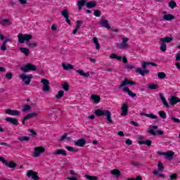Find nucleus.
<instances>
[{
  "label": "nucleus",
  "mask_w": 180,
  "mask_h": 180,
  "mask_svg": "<svg viewBox=\"0 0 180 180\" xmlns=\"http://www.w3.org/2000/svg\"><path fill=\"white\" fill-rule=\"evenodd\" d=\"M174 152L172 150H169L167 153H165V157L167 159L168 158H172L174 157Z\"/></svg>",
  "instance_id": "nucleus-34"
},
{
  "label": "nucleus",
  "mask_w": 180,
  "mask_h": 180,
  "mask_svg": "<svg viewBox=\"0 0 180 180\" xmlns=\"http://www.w3.org/2000/svg\"><path fill=\"white\" fill-rule=\"evenodd\" d=\"M67 133H65L61 137L60 139H59V141L61 142V141H64V140H65V139H67Z\"/></svg>",
  "instance_id": "nucleus-54"
},
{
  "label": "nucleus",
  "mask_w": 180,
  "mask_h": 180,
  "mask_svg": "<svg viewBox=\"0 0 180 180\" xmlns=\"http://www.w3.org/2000/svg\"><path fill=\"white\" fill-rule=\"evenodd\" d=\"M9 22H11V20L4 19L3 20H1V25H3V26H5V25H6V23H9Z\"/></svg>",
  "instance_id": "nucleus-55"
},
{
  "label": "nucleus",
  "mask_w": 180,
  "mask_h": 180,
  "mask_svg": "<svg viewBox=\"0 0 180 180\" xmlns=\"http://www.w3.org/2000/svg\"><path fill=\"white\" fill-rule=\"evenodd\" d=\"M171 120H172V122H174V123H180V120L179 119L172 116L171 118H170Z\"/></svg>",
  "instance_id": "nucleus-51"
},
{
  "label": "nucleus",
  "mask_w": 180,
  "mask_h": 180,
  "mask_svg": "<svg viewBox=\"0 0 180 180\" xmlns=\"http://www.w3.org/2000/svg\"><path fill=\"white\" fill-rule=\"evenodd\" d=\"M178 103V97L175 96H172L170 101H169V104L172 105H176Z\"/></svg>",
  "instance_id": "nucleus-26"
},
{
  "label": "nucleus",
  "mask_w": 180,
  "mask_h": 180,
  "mask_svg": "<svg viewBox=\"0 0 180 180\" xmlns=\"http://www.w3.org/2000/svg\"><path fill=\"white\" fill-rule=\"evenodd\" d=\"M122 91L124 92H127L129 96H130L131 98H135V96H137V94L133 93V91H131L130 89H129V87H124L122 89Z\"/></svg>",
  "instance_id": "nucleus-14"
},
{
  "label": "nucleus",
  "mask_w": 180,
  "mask_h": 180,
  "mask_svg": "<svg viewBox=\"0 0 180 180\" xmlns=\"http://www.w3.org/2000/svg\"><path fill=\"white\" fill-rule=\"evenodd\" d=\"M41 84H43V91L44 92H49L50 91V82L47 79H42L41 80Z\"/></svg>",
  "instance_id": "nucleus-6"
},
{
  "label": "nucleus",
  "mask_w": 180,
  "mask_h": 180,
  "mask_svg": "<svg viewBox=\"0 0 180 180\" xmlns=\"http://www.w3.org/2000/svg\"><path fill=\"white\" fill-rule=\"evenodd\" d=\"M76 72H77V74H79V75H81L82 77H84V78H88L89 77V72L85 73L82 70H77Z\"/></svg>",
  "instance_id": "nucleus-24"
},
{
  "label": "nucleus",
  "mask_w": 180,
  "mask_h": 180,
  "mask_svg": "<svg viewBox=\"0 0 180 180\" xmlns=\"http://www.w3.org/2000/svg\"><path fill=\"white\" fill-rule=\"evenodd\" d=\"M6 78L7 79H12V72H8L6 75Z\"/></svg>",
  "instance_id": "nucleus-58"
},
{
  "label": "nucleus",
  "mask_w": 180,
  "mask_h": 180,
  "mask_svg": "<svg viewBox=\"0 0 180 180\" xmlns=\"http://www.w3.org/2000/svg\"><path fill=\"white\" fill-rule=\"evenodd\" d=\"M153 174L158 176H160V178H165V174H161L157 170L153 171Z\"/></svg>",
  "instance_id": "nucleus-40"
},
{
  "label": "nucleus",
  "mask_w": 180,
  "mask_h": 180,
  "mask_svg": "<svg viewBox=\"0 0 180 180\" xmlns=\"http://www.w3.org/2000/svg\"><path fill=\"white\" fill-rule=\"evenodd\" d=\"M94 15V16H96V18H101V15H102V12L99 10H95Z\"/></svg>",
  "instance_id": "nucleus-42"
},
{
  "label": "nucleus",
  "mask_w": 180,
  "mask_h": 180,
  "mask_svg": "<svg viewBox=\"0 0 180 180\" xmlns=\"http://www.w3.org/2000/svg\"><path fill=\"white\" fill-rule=\"evenodd\" d=\"M160 40L162 43H171V41H172V38H171V37H165V38H160Z\"/></svg>",
  "instance_id": "nucleus-29"
},
{
  "label": "nucleus",
  "mask_w": 180,
  "mask_h": 180,
  "mask_svg": "<svg viewBox=\"0 0 180 180\" xmlns=\"http://www.w3.org/2000/svg\"><path fill=\"white\" fill-rule=\"evenodd\" d=\"M8 49L6 48V44L3 41L1 46V51H6Z\"/></svg>",
  "instance_id": "nucleus-48"
},
{
  "label": "nucleus",
  "mask_w": 180,
  "mask_h": 180,
  "mask_svg": "<svg viewBox=\"0 0 180 180\" xmlns=\"http://www.w3.org/2000/svg\"><path fill=\"white\" fill-rule=\"evenodd\" d=\"M30 115H31V117H37V112H32V113H30Z\"/></svg>",
  "instance_id": "nucleus-64"
},
{
  "label": "nucleus",
  "mask_w": 180,
  "mask_h": 180,
  "mask_svg": "<svg viewBox=\"0 0 180 180\" xmlns=\"http://www.w3.org/2000/svg\"><path fill=\"white\" fill-rule=\"evenodd\" d=\"M6 122H8V123H11V124H13V126H18L19 125V121H18V119L8 117L5 118Z\"/></svg>",
  "instance_id": "nucleus-11"
},
{
  "label": "nucleus",
  "mask_w": 180,
  "mask_h": 180,
  "mask_svg": "<svg viewBox=\"0 0 180 180\" xmlns=\"http://www.w3.org/2000/svg\"><path fill=\"white\" fill-rule=\"evenodd\" d=\"M176 7V3L174 1H170L169 2V8H171V9H174V8Z\"/></svg>",
  "instance_id": "nucleus-39"
},
{
  "label": "nucleus",
  "mask_w": 180,
  "mask_h": 180,
  "mask_svg": "<svg viewBox=\"0 0 180 180\" xmlns=\"http://www.w3.org/2000/svg\"><path fill=\"white\" fill-rule=\"evenodd\" d=\"M18 140L20 141H29L30 140V137L29 136H18Z\"/></svg>",
  "instance_id": "nucleus-33"
},
{
  "label": "nucleus",
  "mask_w": 180,
  "mask_h": 180,
  "mask_svg": "<svg viewBox=\"0 0 180 180\" xmlns=\"http://www.w3.org/2000/svg\"><path fill=\"white\" fill-rule=\"evenodd\" d=\"M62 67H63V70H65L66 71L74 69V65H72L71 64L66 65L65 63H62Z\"/></svg>",
  "instance_id": "nucleus-22"
},
{
  "label": "nucleus",
  "mask_w": 180,
  "mask_h": 180,
  "mask_svg": "<svg viewBox=\"0 0 180 180\" xmlns=\"http://www.w3.org/2000/svg\"><path fill=\"white\" fill-rule=\"evenodd\" d=\"M62 96H64V91L60 90L58 94L56 95L55 98L56 99H61Z\"/></svg>",
  "instance_id": "nucleus-30"
},
{
  "label": "nucleus",
  "mask_w": 180,
  "mask_h": 180,
  "mask_svg": "<svg viewBox=\"0 0 180 180\" xmlns=\"http://www.w3.org/2000/svg\"><path fill=\"white\" fill-rule=\"evenodd\" d=\"M86 144V140L84 139H79L76 141H75V146H77V147H84Z\"/></svg>",
  "instance_id": "nucleus-13"
},
{
  "label": "nucleus",
  "mask_w": 180,
  "mask_h": 180,
  "mask_svg": "<svg viewBox=\"0 0 180 180\" xmlns=\"http://www.w3.org/2000/svg\"><path fill=\"white\" fill-rule=\"evenodd\" d=\"M158 77L159 79H164V78L167 77V74L164 72H159L158 73Z\"/></svg>",
  "instance_id": "nucleus-31"
},
{
  "label": "nucleus",
  "mask_w": 180,
  "mask_h": 180,
  "mask_svg": "<svg viewBox=\"0 0 180 180\" xmlns=\"http://www.w3.org/2000/svg\"><path fill=\"white\" fill-rule=\"evenodd\" d=\"M139 144H145L146 146H148V147H150V146H151V144H153V141H151V140H146V141H140Z\"/></svg>",
  "instance_id": "nucleus-28"
},
{
  "label": "nucleus",
  "mask_w": 180,
  "mask_h": 180,
  "mask_svg": "<svg viewBox=\"0 0 180 180\" xmlns=\"http://www.w3.org/2000/svg\"><path fill=\"white\" fill-rule=\"evenodd\" d=\"M28 47H32V49H34V47H37V43H28Z\"/></svg>",
  "instance_id": "nucleus-53"
},
{
  "label": "nucleus",
  "mask_w": 180,
  "mask_h": 180,
  "mask_svg": "<svg viewBox=\"0 0 180 180\" xmlns=\"http://www.w3.org/2000/svg\"><path fill=\"white\" fill-rule=\"evenodd\" d=\"M32 109V107L29 105H25L22 108V112H27Z\"/></svg>",
  "instance_id": "nucleus-47"
},
{
  "label": "nucleus",
  "mask_w": 180,
  "mask_h": 180,
  "mask_svg": "<svg viewBox=\"0 0 180 180\" xmlns=\"http://www.w3.org/2000/svg\"><path fill=\"white\" fill-rule=\"evenodd\" d=\"M0 161L3 162V164H8V160H5L4 157L0 156Z\"/></svg>",
  "instance_id": "nucleus-59"
},
{
  "label": "nucleus",
  "mask_w": 180,
  "mask_h": 180,
  "mask_svg": "<svg viewBox=\"0 0 180 180\" xmlns=\"http://www.w3.org/2000/svg\"><path fill=\"white\" fill-rule=\"evenodd\" d=\"M125 144H127V146H131L133 144V141L131 139H127L125 141Z\"/></svg>",
  "instance_id": "nucleus-56"
},
{
  "label": "nucleus",
  "mask_w": 180,
  "mask_h": 180,
  "mask_svg": "<svg viewBox=\"0 0 180 180\" xmlns=\"http://www.w3.org/2000/svg\"><path fill=\"white\" fill-rule=\"evenodd\" d=\"M61 15L63 16V18H70V15H68V11L67 10L62 11Z\"/></svg>",
  "instance_id": "nucleus-41"
},
{
  "label": "nucleus",
  "mask_w": 180,
  "mask_h": 180,
  "mask_svg": "<svg viewBox=\"0 0 180 180\" xmlns=\"http://www.w3.org/2000/svg\"><path fill=\"white\" fill-rule=\"evenodd\" d=\"M86 6L88 9H92V8H95V6H96V2L89 1L88 3H86Z\"/></svg>",
  "instance_id": "nucleus-25"
},
{
  "label": "nucleus",
  "mask_w": 180,
  "mask_h": 180,
  "mask_svg": "<svg viewBox=\"0 0 180 180\" xmlns=\"http://www.w3.org/2000/svg\"><path fill=\"white\" fill-rule=\"evenodd\" d=\"M85 178H86V179H88V180H98V176H90V175H88V174L85 175Z\"/></svg>",
  "instance_id": "nucleus-38"
},
{
  "label": "nucleus",
  "mask_w": 180,
  "mask_h": 180,
  "mask_svg": "<svg viewBox=\"0 0 180 180\" xmlns=\"http://www.w3.org/2000/svg\"><path fill=\"white\" fill-rule=\"evenodd\" d=\"M127 41H129V38H122V43L119 44L117 47L119 49H126L127 47Z\"/></svg>",
  "instance_id": "nucleus-15"
},
{
  "label": "nucleus",
  "mask_w": 180,
  "mask_h": 180,
  "mask_svg": "<svg viewBox=\"0 0 180 180\" xmlns=\"http://www.w3.org/2000/svg\"><path fill=\"white\" fill-rule=\"evenodd\" d=\"M20 51H21V53H22V54H25V56H29V54L30 53V51L29 50V49L25 48V47H20Z\"/></svg>",
  "instance_id": "nucleus-27"
},
{
  "label": "nucleus",
  "mask_w": 180,
  "mask_h": 180,
  "mask_svg": "<svg viewBox=\"0 0 180 180\" xmlns=\"http://www.w3.org/2000/svg\"><path fill=\"white\" fill-rule=\"evenodd\" d=\"M162 103L165 105V108L169 109V104H168V101H167V99L164 100L162 101Z\"/></svg>",
  "instance_id": "nucleus-57"
},
{
  "label": "nucleus",
  "mask_w": 180,
  "mask_h": 180,
  "mask_svg": "<svg viewBox=\"0 0 180 180\" xmlns=\"http://www.w3.org/2000/svg\"><path fill=\"white\" fill-rule=\"evenodd\" d=\"M140 116H146V117H150V119H158L157 115H154L153 113L147 114L146 112H140Z\"/></svg>",
  "instance_id": "nucleus-18"
},
{
  "label": "nucleus",
  "mask_w": 180,
  "mask_h": 180,
  "mask_svg": "<svg viewBox=\"0 0 180 180\" xmlns=\"http://www.w3.org/2000/svg\"><path fill=\"white\" fill-rule=\"evenodd\" d=\"M126 68L127 70H134V66L131 65H126Z\"/></svg>",
  "instance_id": "nucleus-60"
},
{
  "label": "nucleus",
  "mask_w": 180,
  "mask_h": 180,
  "mask_svg": "<svg viewBox=\"0 0 180 180\" xmlns=\"http://www.w3.org/2000/svg\"><path fill=\"white\" fill-rule=\"evenodd\" d=\"M162 169H164V165L162 162H159L158 164V171H162Z\"/></svg>",
  "instance_id": "nucleus-45"
},
{
  "label": "nucleus",
  "mask_w": 180,
  "mask_h": 180,
  "mask_svg": "<svg viewBox=\"0 0 180 180\" xmlns=\"http://www.w3.org/2000/svg\"><path fill=\"white\" fill-rule=\"evenodd\" d=\"M126 85H137V83L136 82L134 81H130L129 79L125 78L124 79V81L121 82V84L118 86V89H120L124 86H126Z\"/></svg>",
  "instance_id": "nucleus-4"
},
{
  "label": "nucleus",
  "mask_w": 180,
  "mask_h": 180,
  "mask_svg": "<svg viewBox=\"0 0 180 180\" xmlns=\"http://www.w3.org/2000/svg\"><path fill=\"white\" fill-rule=\"evenodd\" d=\"M170 179L174 180L178 179V174L176 173H173L170 175Z\"/></svg>",
  "instance_id": "nucleus-50"
},
{
  "label": "nucleus",
  "mask_w": 180,
  "mask_h": 180,
  "mask_svg": "<svg viewBox=\"0 0 180 180\" xmlns=\"http://www.w3.org/2000/svg\"><path fill=\"white\" fill-rule=\"evenodd\" d=\"M27 176H28V178H30V176H32V179L33 180H39V179L37 172H36L33 170H28V172L27 173Z\"/></svg>",
  "instance_id": "nucleus-9"
},
{
  "label": "nucleus",
  "mask_w": 180,
  "mask_h": 180,
  "mask_svg": "<svg viewBox=\"0 0 180 180\" xmlns=\"http://www.w3.org/2000/svg\"><path fill=\"white\" fill-rule=\"evenodd\" d=\"M162 18L164 20L169 21L175 19V16H174L172 14H165L163 15Z\"/></svg>",
  "instance_id": "nucleus-20"
},
{
  "label": "nucleus",
  "mask_w": 180,
  "mask_h": 180,
  "mask_svg": "<svg viewBox=\"0 0 180 180\" xmlns=\"http://www.w3.org/2000/svg\"><path fill=\"white\" fill-rule=\"evenodd\" d=\"M160 49L161 51L165 53V51H167V44L165 42H161Z\"/></svg>",
  "instance_id": "nucleus-32"
},
{
  "label": "nucleus",
  "mask_w": 180,
  "mask_h": 180,
  "mask_svg": "<svg viewBox=\"0 0 180 180\" xmlns=\"http://www.w3.org/2000/svg\"><path fill=\"white\" fill-rule=\"evenodd\" d=\"M150 65L148 62L143 61L142 63V68H138L136 69V72H138V74H140L142 77H144L146 74H150V70H147V67Z\"/></svg>",
  "instance_id": "nucleus-2"
},
{
  "label": "nucleus",
  "mask_w": 180,
  "mask_h": 180,
  "mask_svg": "<svg viewBox=\"0 0 180 180\" xmlns=\"http://www.w3.org/2000/svg\"><path fill=\"white\" fill-rule=\"evenodd\" d=\"M131 124H132V126H134L135 127H139V123H137L136 122L131 121Z\"/></svg>",
  "instance_id": "nucleus-63"
},
{
  "label": "nucleus",
  "mask_w": 180,
  "mask_h": 180,
  "mask_svg": "<svg viewBox=\"0 0 180 180\" xmlns=\"http://www.w3.org/2000/svg\"><path fill=\"white\" fill-rule=\"evenodd\" d=\"M65 148L68 151H70L72 153L77 152L78 150H76L72 146H65Z\"/></svg>",
  "instance_id": "nucleus-44"
},
{
  "label": "nucleus",
  "mask_w": 180,
  "mask_h": 180,
  "mask_svg": "<svg viewBox=\"0 0 180 180\" xmlns=\"http://www.w3.org/2000/svg\"><path fill=\"white\" fill-rule=\"evenodd\" d=\"M5 113H6V115H10L11 116H19V115H20V111L7 108L5 110Z\"/></svg>",
  "instance_id": "nucleus-8"
},
{
  "label": "nucleus",
  "mask_w": 180,
  "mask_h": 180,
  "mask_svg": "<svg viewBox=\"0 0 180 180\" xmlns=\"http://www.w3.org/2000/svg\"><path fill=\"white\" fill-rule=\"evenodd\" d=\"M81 26H82V21L81 20H77L76 22V28L77 29H79V27H81Z\"/></svg>",
  "instance_id": "nucleus-52"
},
{
  "label": "nucleus",
  "mask_w": 180,
  "mask_h": 180,
  "mask_svg": "<svg viewBox=\"0 0 180 180\" xmlns=\"http://www.w3.org/2000/svg\"><path fill=\"white\" fill-rule=\"evenodd\" d=\"M100 25L102 27H105V29H110V25H109V21H108V20H101Z\"/></svg>",
  "instance_id": "nucleus-16"
},
{
  "label": "nucleus",
  "mask_w": 180,
  "mask_h": 180,
  "mask_svg": "<svg viewBox=\"0 0 180 180\" xmlns=\"http://www.w3.org/2000/svg\"><path fill=\"white\" fill-rule=\"evenodd\" d=\"M159 116L162 117V119H167V113H165L164 110L159 111Z\"/></svg>",
  "instance_id": "nucleus-37"
},
{
  "label": "nucleus",
  "mask_w": 180,
  "mask_h": 180,
  "mask_svg": "<svg viewBox=\"0 0 180 180\" xmlns=\"http://www.w3.org/2000/svg\"><path fill=\"white\" fill-rule=\"evenodd\" d=\"M129 115V103L122 104L121 108V116H127Z\"/></svg>",
  "instance_id": "nucleus-7"
},
{
  "label": "nucleus",
  "mask_w": 180,
  "mask_h": 180,
  "mask_svg": "<svg viewBox=\"0 0 180 180\" xmlns=\"http://www.w3.org/2000/svg\"><path fill=\"white\" fill-rule=\"evenodd\" d=\"M0 146H4L5 147H11L10 144L5 142H0Z\"/></svg>",
  "instance_id": "nucleus-62"
},
{
  "label": "nucleus",
  "mask_w": 180,
  "mask_h": 180,
  "mask_svg": "<svg viewBox=\"0 0 180 180\" xmlns=\"http://www.w3.org/2000/svg\"><path fill=\"white\" fill-rule=\"evenodd\" d=\"M6 167H8L9 168H15L16 167V163L13 162H8L7 161V164L6 163Z\"/></svg>",
  "instance_id": "nucleus-35"
},
{
  "label": "nucleus",
  "mask_w": 180,
  "mask_h": 180,
  "mask_svg": "<svg viewBox=\"0 0 180 180\" xmlns=\"http://www.w3.org/2000/svg\"><path fill=\"white\" fill-rule=\"evenodd\" d=\"M18 41L20 44H23V43H25V41H29L30 40H32V39L33 38V36H32V34H22L20 33L18 35Z\"/></svg>",
  "instance_id": "nucleus-3"
},
{
  "label": "nucleus",
  "mask_w": 180,
  "mask_h": 180,
  "mask_svg": "<svg viewBox=\"0 0 180 180\" xmlns=\"http://www.w3.org/2000/svg\"><path fill=\"white\" fill-rule=\"evenodd\" d=\"M62 88L64 89V91H70V85L67 82L63 84Z\"/></svg>",
  "instance_id": "nucleus-43"
},
{
  "label": "nucleus",
  "mask_w": 180,
  "mask_h": 180,
  "mask_svg": "<svg viewBox=\"0 0 180 180\" xmlns=\"http://www.w3.org/2000/svg\"><path fill=\"white\" fill-rule=\"evenodd\" d=\"M96 116H98V117H102V116H105L106 120L110 123V124H112L113 123V120H112V112L109 111L108 110H101L97 109L95 111Z\"/></svg>",
  "instance_id": "nucleus-1"
},
{
  "label": "nucleus",
  "mask_w": 180,
  "mask_h": 180,
  "mask_svg": "<svg viewBox=\"0 0 180 180\" xmlns=\"http://www.w3.org/2000/svg\"><path fill=\"white\" fill-rule=\"evenodd\" d=\"M91 99L94 101V103H99V102H101V96L96 94L91 95Z\"/></svg>",
  "instance_id": "nucleus-23"
},
{
  "label": "nucleus",
  "mask_w": 180,
  "mask_h": 180,
  "mask_svg": "<svg viewBox=\"0 0 180 180\" xmlns=\"http://www.w3.org/2000/svg\"><path fill=\"white\" fill-rule=\"evenodd\" d=\"M77 6L79 8V11L82 9V6H85L86 5V0H79L77 1Z\"/></svg>",
  "instance_id": "nucleus-21"
},
{
  "label": "nucleus",
  "mask_w": 180,
  "mask_h": 180,
  "mask_svg": "<svg viewBox=\"0 0 180 180\" xmlns=\"http://www.w3.org/2000/svg\"><path fill=\"white\" fill-rule=\"evenodd\" d=\"M53 155H63V157H67V151L64 149H58L52 153Z\"/></svg>",
  "instance_id": "nucleus-12"
},
{
  "label": "nucleus",
  "mask_w": 180,
  "mask_h": 180,
  "mask_svg": "<svg viewBox=\"0 0 180 180\" xmlns=\"http://www.w3.org/2000/svg\"><path fill=\"white\" fill-rule=\"evenodd\" d=\"M148 132L151 134L152 136H157V134H160V136H162L164 134V131L161 130H158L156 132L154 131V129H149L148 130Z\"/></svg>",
  "instance_id": "nucleus-17"
},
{
  "label": "nucleus",
  "mask_w": 180,
  "mask_h": 180,
  "mask_svg": "<svg viewBox=\"0 0 180 180\" xmlns=\"http://www.w3.org/2000/svg\"><path fill=\"white\" fill-rule=\"evenodd\" d=\"M21 70H22V71H23V72H29L30 71L29 63H27V65H25L22 68H21Z\"/></svg>",
  "instance_id": "nucleus-36"
},
{
  "label": "nucleus",
  "mask_w": 180,
  "mask_h": 180,
  "mask_svg": "<svg viewBox=\"0 0 180 180\" xmlns=\"http://www.w3.org/2000/svg\"><path fill=\"white\" fill-rule=\"evenodd\" d=\"M29 67H30V71H36L37 70V68L36 65H32L31 63H29Z\"/></svg>",
  "instance_id": "nucleus-46"
},
{
  "label": "nucleus",
  "mask_w": 180,
  "mask_h": 180,
  "mask_svg": "<svg viewBox=\"0 0 180 180\" xmlns=\"http://www.w3.org/2000/svg\"><path fill=\"white\" fill-rule=\"evenodd\" d=\"M158 88V85L155 84H151L148 86V89H157Z\"/></svg>",
  "instance_id": "nucleus-49"
},
{
  "label": "nucleus",
  "mask_w": 180,
  "mask_h": 180,
  "mask_svg": "<svg viewBox=\"0 0 180 180\" xmlns=\"http://www.w3.org/2000/svg\"><path fill=\"white\" fill-rule=\"evenodd\" d=\"M117 55L116 53H111L110 55V58L111 59H115L116 60V58H117Z\"/></svg>",
  "instance_id": "nucleus-61"
},
{
  "label": "nucleus",
  "mask_w": 180,
  "mask_h": 180,
  "mask_svg": "<svg viewBox=\"0 0 180 180\" xmlns=\"http://www.w3.org/2000/svg\"><path fill=\"white\" fill-rule=\"evenodd\" d=\"M110 174H112V175H114L115 178H119L122 173L120 172V170H119V169H114L110 171Z\"/></svg>",
  "instance_id": "nucleus-19"
},
{
  "label": "nucleus",
  "mask_w": 180,
  "mask_h": 180,
  "mask_svg": "<svg viewBox=\"0 0 180 180\" xmlns=\"http://www.w3.org/2000/svg\"><path fill=\"white\" fill-rule=\"evenodd\" d=\"M20 78H21V79L22 81L25 82V85H29L30 84V81L32 79V78H33V75H20Z\"/></svg>",
  "instance_id": "nucleus-5"
},
{
  "label": "nucleus",
  "mask_w": 180,
  "mask_h": 180,
  "mask_svg": "<svg viewBox=\"0 0 180 180\" xmlns=\"http://www.w3.org/2000/svg\"><path fill=\"white\" fill-rule=\"evenodd\" d=\"M44 151H45L44 148L41 146L36 147L34 148L33 157L37 158L39 157V155L41 154V153H44Z\"/></svg>",
  "instance_id": "nucleus-10"
}]
</instances>
